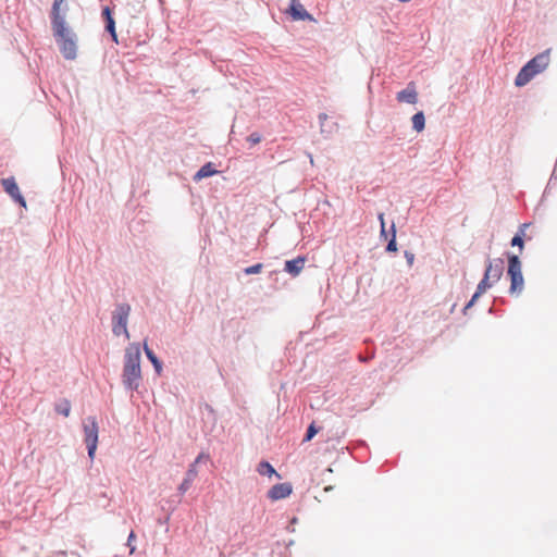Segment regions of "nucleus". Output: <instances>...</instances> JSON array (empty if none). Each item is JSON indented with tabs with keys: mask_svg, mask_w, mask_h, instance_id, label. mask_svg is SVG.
<instances>
[{
	"mask_svg": "<svg viewBox=\"0 0 557 557\" xmlns=\"http://www.w3.org/2000/svg\"><path fill=\"white\" fill-rule=\"evenodd\" d=\"M65 0H54L51 9L52 28L54 37L63 57L74 60L77 54L76 38L71 29L66 27L65 20L61 15V5Z\"/></svg>",
	"mask_w": 557,
	"mask_h": 557,
	"instance_id": "nucleus-1",
	"label": "nucleus"
},
{
	"mask_svg": "<svg viewBox=\"0 0 557 557\" xmlns=\"http://www.w3.org/2000/svg\"><path fill=\"white\" fill-rule=\"evenodd\" d=\"M139 344H129L125 350L123 383L129 389H137L141 381Z\"/></svg>",
	"mask_w": 557,
	"mask_h": 557,
	"instance_id": "nucleus-2",
	"label": "nucleus"
},
{
	"mask_svg": "<svg viewBox=\"0 0 557 557\" xmlns=\"http://www.w3.org/2000/svg\"><path fill=\"white\" fill-rule=\"evenodd\" d=\"M550 49L539 53L531 59L517 74L515 85L517 87L525 86L535 75L544 72L550 62Z\"/></svg>",
	"mask_w": 557,
	"mask_h": 557,
	"instance_id": "nucleus-3",
	"label": "nucleus"
},
{
	"mask_svg": "<svg viewBox=\"0 0 557 557\" xmlns=\"http://www.w3.org/2000/svg\"><path fill=\"white\" fill-rule=\"evenodd\" d=\"M504 262L502 259L490 261L482 281L478 284L476 292L472 296L471 300L465 307V310L469 309L474 305L479 297L484 294L490 287L498 282L503 275Z\"/></svg>",
	"mask_w": 557,
	"mask_h": 557,
	"instance_id": "nucleus-4",
	"label": "nucleus"
},
{
	"mask_svg": "<svg viewBox=\"0 0 557 557\" xmlns=\"http://www.w3.org/2000/svg\"><path fill=\"white\" fill-rule=\"evenodd\" d=\"M507 274L510 280L509 294L516 296L520 295L524 288V278L522 264L518 256H509Z\"/></svg>",
	"mask_w": 557,
	"mask_h": 557,
	"instance_id": "nucleus-5",
	"label": "nucleus"
},
{
	"mask_svg": "<svg viewBox=\"0 0 557 557\" xmlns=\"http://www.w3.org/2000/svg\"><path fill=\"white\" fill-rule=\"evenodd\" d=\"M131 313V306L127 304H120L116 306L115 310L112 314V332L114 335H125V337L129 338V333L127 330V321Z\"/></svg>",
	"mask_w": 557,
	"mask_h": 557,
	"instance_id": "nucleus-6",
	"label": "nucleus"
},
{
	"mask_svg": "<svg viewBox=\"0 0 557 557\" xmlns=\"http://www.w3.org/2000/svg\"><path fill=\"white\" fill-rule=\"evenodd\" d=\"M83 429L85 434V443L88 448V456L90 459L95 458L97 445H98V433L99 426L95 417H88L83 422Z\"/></svg>",
	"mask_w": 557,
	"mask_h": 557,
	"instance_id": "nucleus-7",
	"label": "nucleus"
},
{
	"mask_svg": "<svg viewBox=\"0 0 557 557\" xmlns=\"http://www.w3.org/2000/svg\"><path fill=\"white\" fill-rule=\"evenodd\" d=\"M1 185L5 193H8L16 202L23 207H26L25 199L22 196L14 177L2 178Z\"/></svg>",
	"mask_w": 557,
	"mask_h": 557,
	"instance_id": "nucleus-8",
	"label": "nucleus"
},
{
	"mask_svg": "<svg viewBox=\"0 0 557 557\" xmlns=\"http://www.w3.org/2000/svg\"><path fill=\"white\" fill-rule=\"evenodd\" d=\"M293 492V486L290 483H278L273 485L269 492L268 497L271 500H280L288 497Z\"/></svg>",
	"mask_w": 557,
	"mask_h": 557,
	"instance_id": "nucleus-9",
	"label": "nucleus"
},
{
	"mask_svg": "<svg viewBox=\"0 0 557 557\" xmlns=\"http://www.w3.org/2000/svg\"><path fill=\"white\" fill-rule=\"evenodd\" d=\"M396 99L398 102L417 103L418 92L414 83H409L406 89L397 92Z\"/></svg>",
	"mask_w": 557,
	"mask_h": 557,
	"instance_id": "nucleus-10",
	"label": "nucleus"
},
{
	"mask_svg": "<svg viewBox=\"0 0 557 557\" xmlns=\"http://www.w3.org/2000/svg\"><path fill=\"white\" fill-rule=\"evenodd\" d=\"M288 13L296 21L311 20V15L306 11L299 0H292L288 9Z\"/></svg>",
	"mask_w": 557,
	"mask_h": 557,
	"instance_id": "nucleus-11",
	"label": "nucleus"
},
{
	"mask_svg": "<svg viewBox=\"0 0 557 557\" xmlns=\"http://www.w3.org/2000/svg\"><path fill=\"white\" fill-rule=\"evenodd\" d=\"M305 263V257H298L293 260H287L285 262V271L292 274L293 276H297L302 271Z\"/></svg>",
	"mask_w": 557,
	"mask_h": 557,
	"instance_id": "nucleus-12",
	"label": "nucleus"
},
{
	"mask_svg": "<svg viewBox=\"0 0 557 557\" xmlns=\"http://www.w3.org/2000/svg\"><path fill=\"white\" fill-rule=\"evenodd\" d=\"M102 16L104 17L106 20V29L111 34L112 36V39L117 42V35H116V32H115V22L112 17V14H111V10L109 7H106L103 8L102 10Z\"/></svg>",
	"mask_w": 557,
	"mask_h": 557,
	"instance_id": "nucleus-13",
	"label": "nucleus"
},
{
	"mask_svg": "<svg viewBox=\"0 0 557 557\" xmlns=\"http://www.w3.org/2000/svg\"><path fill=\"white\" fill-rule=\"evenodd\" d=\"M216 172L218 171L213 169L212 163L209 162L200 168V170L195 174L194 180L200 181L202 178L214 175Z\"/></svg>",
	"mask_w": 557,
	"mask_h": 557,
	"instance_id": "nucleus-14",
	"label": "nucleus"
},
{
	"mask_svg": "<svg viewBox=\"0 0 557 557\" xmlns=\"http://www.w3.org/2000/svg\"><path fill=\"white\" fill-rule=\"evenodd\" d=\"M412 127L414 131H417L418 133L422 132L424 129V126H425V117H424V114L423 112H417L412 119Z\"/></svg>",
	"mask_w": 557,
	"mask_h": 557,
	"instance_id": "nucleus-15",
	"label": "nucleus"
},
{
	"mask_svg": "<svg viewBox=\"0 0 557 557\" xmlns=\"http://www.w3.org/2000/svg\"><path fill=\"white\" fill-rule=\"evenodd\" d=\"M144 350H145V354L147 356V358L151 361V363L153 364L156 371L158 373H160L161 369H162V366H161V362L159 361V359L156 357V355L153 354V351L148 347L147 343L145 342L144 343Z\"/></svg>",
	"mask_w": 557,
	"mask_h": 557,
	"instance_id": "nucleus-16",
	"label": "nucleus"
},
{
	"mask_svg": "<svg viewBox=\"0 0 557 557\" xmlns=\"http://www.w3.org/2000/svg\"><path fill=\"white\" fill-rule=\"evenodd\" d=\"M55 411L64 417H69L71 412V403L67 399H63L55 405Z\"/></svg>",
	"mask_w": 557,
	"mask_h": 557,
	"instance_id": "nucleus-17",
	"label": "nucleus"
},
{
	"mask_svg": "<svg viewBox=\"0 0 557 557\" xmlns=\"http://www.w3.org/2000/svg\"><path fill=\"white\" fill-rule=\"evenodd\" d=\"M258 472L261 475H268V476L276 474L275 469L269 462H267V461H263V462L259 463Z\"/></svg>",
	"mask_w": 557,
	"mask_h": 557,
	"instance_id": "nucleus-18",
	"label": "nucleus"
},
{
	"mask_svg": "<svg viewBox=\"0 0 557 557\" xmlns=\"http://www.w3.org/2000/svg\"><path fill=\"white\" fill-rule=\"evenodd\" d=\"M527 226H528V224H523L520 228V233L515 235L513 238L511 239V245L518 246L520 248V251H522V249H523L522 236L524 235V227H527Z\"/></svg>",
	"mask_w": 557,
	"mask_h": 557,
	"instance_id": "nucleus-19",
	"label": "nucleus"
},
{
	"mask_svg": "<svg viewBox=\"0 0 557 557\" xmlns=\"http://www.w3.org/2000/svg\"><path fill=\"white\" fill-rule=\"evenodd\" d=\"M263 269V264L262 263H257V264H253L251 267H248L244 270V272L247 274V275H250V274H257V273H260Z\"/></svg>",
	"mask_w": 557,
	"mask_h": 557,
	"instance_id": "nucleus-20",
	"label": "nucleus"
},
{
	"mask_svg": "<svg viewBox=\"0 0 557 557\" xmlns=\"http://www.w3.org/2000/svg\"><path fill=\"white\" fill-rule=\"evenodd\" d=\"M198 475L197 465L191 463L186 472V479L194 481Z\"/></svg>",
	"mask_w": 557,
	"mask_h": 557,
	"instance_id": "nucleus-21",
	"label": "nucleus"
},
{
	"mask_svg": "<svg viewBox=\"0 0 557 557\" xmlns=\"http://www.w3.org/2000/svg\"><path fill=\"white\" fill-rule=\"evenodd\" d=\"M392 230H393V236H392V239L389 240V243L387 244V251H396L397 250V245H396V232H395V226L393 225L392 226Z\"/></svg>",
	"mask_w": 557,
	"mask_h": 557,
	"instance_id": "nucleus-22",
	"label": "nucleus"
},
{
	"mask_svg": "<svg viewBox=\"0 0 557 557\" xmlns=\"http://www.w3.org/2000/svg\"><path fill=\"white\" fill-rule=\"evenodd\" d=\"M318 433V429L314 423H311L307 430L306 436L304 438L305 442L310 441Z\"/></svg>",
	"mask_w": 557,
	"mask_h": 557,
	"instance_id": "nucleus-23",
	"label": "nucleus"
},
{
	"mask_svg": "<svg viewBox=\"0 0 557 557\" xmlns=\"http://www.w3.org/2000/svg\"><path fill=\"white\" fill-rule=\"evenodd\" d=\"M247 140L251 144V145H257L261 141V136L258 134V133H252L248 136Z\"/></svg>",
	"mask_w": 557,
	"mask_h": 557,
	"instance_id": "nucleus-24",
	"label": "nucleus"
},
{
	"mask_svg": "<svg viewBox=\"0 0 557 557\" xmlns=\"http://www.w3.org/2000/svg\"><path fill=\"white\" fill-rule=\"evenodd\" d=\"M191 483H193L191 480H188V479L185 478L183 480L182 484L178 487L180 492L185 493L186 491H188L190 485H191Z\"/></svg>",
	"mask_w": 557,
	"mask_h": 557,
	"instance_id": "nucleus-25",
	"label": "nucleus"
},
{
	"mask_svg": "<svg viewBox=\"0 0 557 557\" xmlns=\"http://www.w3.org/2000/svg\"><path fill=\"white\" fill-rule=\"evenodd\" d=\"M210 459V456L206 453H200L198 455V457L195 459L194 463L198 465L199 462H201L202 460H209Z\"/></svg>",
	"mask_w": 557,
	"mask_h": 557,
	"instance_id": "nucleus-26",
	"label": "nucleus"
},
{
	"mask_svg": "<svg viewBox=\"0 0 557 557\" xmlns=\"http://www.w3.org/2000/svg\"><path fill=\"white\" fill-rule=\"evenodd\" d=\"M379 220L381 222V233L385 234V221H384V214L383 213L379 214Z\"/></svg>",
	"mask_w": 557,
	"mask_h": 557,
	"instance_id": "nucleus-27",
	"label": "nucleus"
},
{
	"mask_svg": "<svg viewBox=\"0 0 557 557\" xmlns=\"http://www.w3.org/2000/svg\"><path fill=\"white\" fill-rule=\"evenodd\" d=\"M406 258L408 260V263L411 265L414 259V256L412 253L406 252Z\"/></svg>",
	"mask_w": 557,
	"mask_h": 557,
	"instance_id": "nucleus-28",
	"label": "nucleus"
},
{
	"mask_svg": "<svg viewBox=\"0 0 557 557\" xmlns=\"http://www.w3.org/2000/svg\"><path fill=\"white\" fill-rule=\"evenodd\" d=\"M320 121H325L327 119V115L325 113H322L319 115Z\"/></svg>",
	"mask_w": 557,
	"mask_h": 557,
	"instance_id": "nucleus-29",
	"label": "nucleus"
},
{
	"mask_svg": "<svg viewBox=\"0 0 557 557\" xmlns=\"http://www.w3.org/2000/svg\"><path fill=\"white\" fill-rule=\"evenodd\" d=\"M134 539H135V534H134V532H131V534L128 536V544H131V542H133Z\"/></svg>",
	"mask_w": 557,
	"mask_h": 557,
	"instance_id": "nucleus-30",
	"label": "nucleus"
},
{
	"mask_svg": "<svg viewBox=\"0 0 557 557\" xmlns=\"http://www.w3.org/2000/svg\"><path fill=\"white\" fill-rule=\"evenodd\" d=\"M134 552H135V547L133 546V547L131 548V554H133Z\"/></svg>",
	"mask_w": 557,
	"mask_h": 557,
	"instance_id": "nucleus-31",
	"label": "nucleus"
}]
</instances>
